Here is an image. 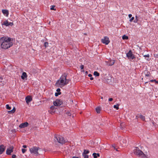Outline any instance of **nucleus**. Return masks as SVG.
<instances>
[{
  "label": "nucleus",
  "mask_w": 158,
  "mask_h": 158,
  "mask_svg": "<svg viewBox=\"0 0 158 158\" xmlns=\"http://www.w3.org/2000/svg\"><path fill=\"white\" fill-rule=\"evenodd\" d=\"M134 19V17H132L129 20V21L131 22H132Z\"/></svg>",
  "instance_id": "37"
},
{
  "label": "nucleus",
  "mask_w": 158,
  "mask_h": 158,
  "mask_svg": "<svg viewBox=\"0 0 158 158\" xmlns=\"http://www.w3.org/2000/svg\"><path fill=\"white\" fill-rule=\"evenodd\" d=\"M102 42L104 44L106 45L108 44L110 42V40L108 37L107 36H105L104 38L102 39L101 40Z\"/></svg>",
  "instance_id": "7"
},
{
  "label": "nucleus",
  "mask_w": 158,
  "mask_h": 158,
  "mask_svg": "<svg viewBox=\"0 0 158 158\" xmlns=\"http://www.w3.org/2000/svg\"><path fill=\"white\" fill-rule=\"evenodd\" d=\"M114 149V150H115L116 151H118V150H117V148H115V149Z\"/></svg>",
  "instance_id": "51"
},
{
  "label": "nucleus",
  "mask_w": 158,
  "mask_h": 158,
  "mask_svg": "<svg viewBox=\"0 0 158 158\" xmlns=\"http://www.w3.org/2000/svg\"><path fill=\"white\" fill-rule=\"evenodd\" d=\"M15 107H14V108H13V109H12V110H10V111H8V112L9 113H13L15 112Z\"/></svg>",
  "instance_id": "18"
},
{
  "label": "nucleus",
  "mask_w": 158,
  "mask_h": 158,
  "mask_svg": "<svg viewBox=\"0 0 158 158\" xmlns=\"http://www.w3.org/2000/svg\"><path fill=\"white\" fill-rule=\"evenodd\" d=\"M147 60H148V61L149 60H148V59H147Z\"/></svg>",
  "instance_id": "53"
},
{
  "label": "nucleus",
  "mask_w": 158,
  "mask_h": 158,
  "mask_svg": "<svg viewBox=\"0 0 158 158\" xmlns=\"http://www.w3.org/2000/svg\"><path fill=\"white\" fill-rule=\"evenodd\" d=\"M134 152L135 154L138 155L140 157L143 158H145L146 157L145 154L138 147H135V148L134 150Z\"/></svg>",
  "instance_id": "3"
},
{
  "label": "nucleus",
  "mask_w": 158,
  "mask_h": 158,
  "mask_svg": "<svg viewBox=\"0 0 158 158\" xmlns=\"http://www.w3.org/2000/svg\"><path fill=\"white\" fill-rule=\"evenodd\" d=\"M113 99L112 98H110L109 99V101H111L113 100Z\"/></svg>",
  "instance_id": "41"
},
{
  "label": "nucleus",
  "mask_w": 158,
  "mask_h": 158,
  "mask_svg": "<svg viewBox=\"0 0 158 158\" xmlns=\"http://www.w3.org/2000/svg\"><path fill=\"white\" fill-rule=\"evenodd\" d=\"M66 114L68 116H71V113L69 112H66Z\"/></svg>",
  "instance_id": "35"
},
{
  "label": "nucleus",
  "mask_w": 158,
  "mask_h": 158,
  "mask_svg": "<svg viewBox=\"0 0 158 158\" xmlns=\"http://www.w3.org/2000/svg\"><path fill=\"white\" fill-rule=\"evenodd\" d=\"M122 39L123 40H127L128 39V37L125 35H124L122 36Z\"/></svg>",
  "instance_id": "21"
},
{
  "label": "nucleus",
  "mask_w": 158,
  "mask_h": 158,
  "mask_svg": "<svg viewBox=\"0 0 158 158\" xmlns=\"http://www.w3.org/2000/svg\"><path fill=\"white\" fill-rule=\"evenodd\" d=\"M2 12L4 15H6V16H7L8 15L9 12L7 10H6L5 9L2 10Z\"/></svg>",
  "instance_id": "14"
},
{
  "label": "nucleus",
  "mask_w": 158,
  "mask_h": 158,
  "mask_svg": "<svg viewBox=\"0 0 158 158\" xmlns=\"http://www.w3.org/2000/svg\"><path fill=\"white\" fill-rule=\"evenodd\" d=\"M32 98L31 96H28L25 98V100L26 103L28 104L29 103L32 101Z\"/></svg>",
  "instance_id": "11"
},
{
  "label": "nucleus",
  "mask_w": 158,
  "mask_h": 158,
  "mask_svg": "<svg viewBox=\"0 0 158 158\" xmlns=\"http://www.w3.org/2000/svg\"><path fill=\"white\" fill-rule=\"evenodd\" d=\"M115 63V61L114 60H110L108 64L109 66H112Z\"/></svg>",
  "instance_id": "16"
},
{
  "label": "nucleus",
  "mask_w": 158,
  "mask_h": 158,
  "mask_svg": "<svg viewBox=\"0 0 158 158\" xmlns=\"http://www.w3.org/2000/svg\"><path fill=\"white\" fill-rule=\"evenodd\" d=\"M54 138L57 141L60 143L63 144L66 143V141L64 139V138L60 135H55Z\"/></svg>",
  "instance_id": "5"
},
{
  "label": "nucleus",
  "mask_w": 158,
  "mask_h": 158,
  "mask_svg": "<svg viewBox=\"0 0 158 158\" xmlns=\"http://www.w3.org/2000/svg\"><path fill=\"white\" fill-rule=\"evenodd\" d=\"M96 111L98 113H99L101 110V108L99 107H97L96 108Z\"/></svg>",
  "instance_id": "19"
},
{
  "label": "nucleus",
  "mask_w": 158,
  "mask_h": 158,
  "mask_svg": "<svg viewBox=\"0 0 158 158\" xmlns=\"http://www.w3.org/2000/svg\"><path fill=\"white\" fill-rule=\"evenodd\" d=\"M44 47L46 48L48 46V42H45L44 44Z\"/></svg>",
  "instance_id": "25"
},
{
  "label": "nucleus",
  "mask_w": 158,
  "mask_h": 158,
  "mask_svg": "<svg viewBox=\"0 0 158 158\" xmlns=\"http://www.w3.org/2000/svg\"><path fill=\"white\" fill-rule=\"evenodd\" d=\"M150 73L149 72H148L146 74H145V76L146 77H149L150 76Z\"/></svg>",
  "instance_id": "34"
},
{
  "label": "nucleus",
  "mask_w": 158,
  "mask_h": 158,
  "mask_svg": "<svg viewBox=\"0 0 158 158\" xmlns=\"http://www.w3.org/2000/svg\"><path fill=\"white\" fill-rule=\"evenodd\" d=\"M21 78L23 79H24L25 78L27 77V73L25 72H23L22 73V75L21 76Z\"/></svg>",
  "instance_id": "15"
},
{
  "label": "nucleus",
  "mask_w": 158,
  "mask_h": 158,
  "mask_svg": "<svg viewBox=\"0 0 158 158\" xmlns=\"http://www.w3.org/2000/svg\"><path fill=\"white\" fill-rule=\"evenodd\" d=\"M154 56L156 58H158V54H155Z\"/></svg>",
  "instance_id": "40"
},
{
  "label": "nucleus",
  "mask_w": 158,
  "mask_h": 158,
  "mask_svg": "<svg viewBox=\"0 0 158 158\" xmlns=\"http://www.w3.org/2000/svg\"><path fill=\"white\" fill-rule=\"evenodd\" d=\"M138 21V17L137 16H135V19L134 21V22L135 23H136Z\"/></svg>",
  "instance_id": "27"
},
{
  "label": "nucleus",
  "mask_w": 158,
  "mask_h": 158,
  "mask_svg": "<svg viewBox=\"0 0 158 158\" xmlns=\"http://www.w3.org/2000/svg\"><path fill=\"white\" fill-rule=\"evenodd\" d=\"M94 75L96 76H99V73L97 71H95L94 72Z\"/></svg>",
  "instance_id": "22"
},
{
  "label": "nucleus",
  "mask_w": 158,
  "mask_h": 158,
  "mask_svg": "<svg viewBox=\"0 0 158 158\" xmlns=\"http://www.w3.org/2000/svg\"><path fill=\"white\" fill-rule=\"evenodd\" d=\"M143 56L144 57H148V58H149L150 56H149V54H148L147 55H143Z\"/></svg>",
  "instance_id": "31"
},
{
  "label": "nucleus",
  "mask_w": 158,
  "mask_h": 158,
  "mask_svg": "<svg viewBox=\"0 0 158 158\" xmlns=\"http://www.w3.org/2000/svg\"><path fill=\"white\" fill-rule=\"evenodd\" d=\"M28 125V123L27 122H25L21 124L19 126V127L20 128H24L27 127Z\"/></svg>",
  "instance_id": "10"
},
{
  "label": "nucleus",
  "mask_w": 158,
  "mask_h": 158,
  "mask_svg": "<svg viewBox=\"0 0 158 158\" xmlns=\"http://www.w3.org/2000/svg\"><path fill=\"white\" fill-rule=\"evenodd\" d=\"M82 155L84 156V158H88L89 157V156L87 155H86V154H84Z\"/></svg>",
  "instance_id": "30"
},
{
  "label": "nucleus",
  "mask_w": 158,
  "mask_h": 158,
  "mask_svg": "<svg viewBox=\"0 0 158 158\" xmlns=\"http://www.w3.org/2000/svg\"><path fill=\"white\" fill-rule=\"evenodd\" d=\"M60 92L56 93L55 94V96H57L59 95H60Z\"/></svg>",
  "instance_id": "32"
},
{
  "label": "nucleus",
  "mask_w": 158,
  "mask_h": 158,
  "mask_svg": "<svg viewBox=\"0 0 158 158\" xmlns=\"http://www.w3.org/2000/svg\"><path fill=\"white\" fill-rule=\"evenodd\" d=\"M63 102L60 99H56L53 102V104L55 106H59L61 105Z\"/></svg>",
  "instance_id": "8"
},
{
  "label": "nucleus",
  "mask_w": 158,
  "mask_h": 158,
  "mask_svg": "<svg viewBox=\"0 0 158 158\" xmlns=\"http://www.w3.org/2000/svg\"><path fill=\"white\" fill-rule=\"evenodd\" d=\"M23 147L24 148H27V146L26 145H24L23 146Z\"/></svg>",
  "instance_id": "45"
},
{
  "label": "nucleus",
  "mask_w": 158,
  "mask_h": 158,
  "mask_svg": "<svg viewBox=\"0 0 158 158\" xmlns=\"http://www.w3.org/2000/svg\"><path fill=\"white\" fill-rule=\"evenodd\" d=\"M6 108L10 110L11 109V108L10 107L8 104H7L6 105Z\"/></svg>",
  "instance_id": "28"
},
{
  "label": "nucleus",
  "mask_w": 158,
  "mask_h": 158,
  "mask_svg": "<svg viewBox=\"0 0 158 158\" xmlns=\"http://www.w3.org/2000/svg\"><path fill=\"white\" fill-rule=\"evenodd\" d=\"M132 16V15L131 14H130L128 15V17L129 18H131Z\"/></svg>",
  "instance_id": "44"
},
{
  "label": "nucleus",
  "mask_w": 158,
  "mask_h": 158,
  "mask_svg": "<svg viewBox=\"0 0 158 158\" xmlns=\"http://www.w3.org/2000/svg\"><path fill=\"white\" fill-rule=\"evenodd\" d=\"M80 67L81 69H84V65H81Z\"/></svg>",
  "instance_id": "39"
},
{
  "label": "nucleus",
  "mask_w": 158,
  "mask_h": 158,
  "mask_svg": "<svg viewBox=\"0 0 158 158\" xmlns=\"http://www.w3.org/2000/svg\"><path fill=\"white\" fill-rule=\"evenodd\" d=\"M16 155H13L12 156V158H15L16 157Z\"/></svg>",
  "instance_id": "42"
},
{
  "label": "nucleus",
  "mask_w": 158,
  "mask_h": 158,
  "mask_svg": "<svg viewBox=\"0 0 158 158\" xmlns=\"http://www.w3.org/2000/svg\"><path fill=\"white\" fill-rule=\"evenodd\" d=\"M40 148L38 147L34 146L30 148V151L31 154L35 155L36 156L39 155L38 152V150Z\"/></svg>",
  "instance_id": "4"
},
{
  "label": "nucleus",
  "mask_w": 158,
  "mask_h": 158,
  "mask_svg": "<svg viewBox=\"0 0 158 158\" xmlns=\"http://www.w3.org/2000/svg\"><path fill=\"white\" fill-rule=\"evenodd\" d=\"M139 117L140 118H141L143 120H144L145 119V117L144 116H143L142 115H140L139 116Z\"/></svg>",
  "instance_id": "24"
},
{
  "label": "nucleus",
  "mask_w": 158,
  "mask_h": 158,
  "mask_svg": "<svg viewBox=\"0 0 158 158\" xmlns=\"http://www.w3.org/2000/svg\"><path fill=\"white\" fill-rule=\"evenodd\" d=\"M72 158H79L78 157H76V156H73Z\"/></svg>",
  "instance_id": "50"
},
{
  "label": "nucleus",
  "mask_w": 158,
  "mask_h": 158,
  "mask_svg": "<svg viewBox=\"0 0 158 158\" xmlns=\"http://www.w3.org/2000/svg\"><path fill=\"white\" fill-rule=\"evenodd\" d=\"M119 106V105L118 104H117L116 105H114L113 106V107L114 108H115L117 110H118L119 109V107H118Z\"/></svg>",
  "instance_id": "23"
},
{
  "label": "nucleus",
  "mask_w": 158,
  "mask_h": 158,
  "mask_svg": "<svg viewBox=\"0 0 158 158\" xmlns=\"http://www.w3.org/2000/svg\"><path fill=\"white\" fill-rule=\"evenodd\" d=\"M60 88H58L56 90V91L57 92H60Z\"/></svg>",
  "instance_id": "43"
},
{
  "label": "nucleus",
  "mask_w": 158,
  "mask_h": 158,
  "mask_svg": "<svg viewBox=\"0 0 158 158\" xmlns=\"http://www.w3.org/2000/svg\"><path fill=\"white\" fill-rule=\"evenodd\" d=\"M155 82V83L156 84H158V81H156L155 79L154 80H150V82Z\"/></svg>",
  "instance_id": "26"
},
{
  "label": "nucleus",
  "mask_w": 158,
  "mask_h": 158,
  "mask_svg": "<svg viewBox=\"0 0 158 158\" xmlns=\"http://www.w3.org/2000/svg\"><path fill=\"white\" fill-rule=\"evenodd\" d=\"M3 25H4L6 26H12L13 25V23L12 22H8L7 20L3 22Z\"/></svg>",
  "instance_id": "12"
},
{
  "label": "nucleus",
  "mask_w": 158,
  "mask_h": 158,
  "mask_svg": "<svg viewBox=\"0 0 158 158\" xmlns=\"http://www.w3.org/2000/svg\"><path fill=\"white\" fill-rule=\"evenodd\" d=\"M123 143L122 145L123 146H125L126 145L127 141L126 139H123L122 141Z\"/></svg>",
  "instance_id": "17"
},
{
  "label": "nucleus",
  "mask_w": 158,
  "mask_h": 158,
  "mask_svg": "<svg viewBox=\"0 0 158 158\" xmlns=\"http://www.w3.org/2000/svg\"><path fill=\"white\" fill-rule=\"evenodd\" d=\"M126 55L129 59L133 60L135 58V57L133 55L131 50L129 51L127 53Z\"/></svg>",
  "instance_id": "6"
},
{
  "label": "nucleus",
  "mask_w": 158,
  "mask_h": 158,
  "mask_svg": "<svg viewBox=\"0 0 158 158\" xmlns=\"http://www.w3.org/2000/svg\"><path fill=\"white\" fill-rule=\"evenodd\" d=\"M88 76L89 77H91L92 76V75L91 74H89L88 75Z\"/></svg>",
  "instance_id": "48"
},
{
  "label": "nucleus",
  "mask_w": 158,
  "mask_h": 158,
  "mask_svg": "<svg viewBox=\"0 0 158 158\" xmlns=\"http://www.w3.org/2000/svg\"><path fill=\"white\" fill-rule=\"evenodd\" d=\"M22 151L23 153H24L26 152V150L24 149H22Z\"/></svg>",
  "instance_id": "36"
},
{
  "label": "nucleus",
  "mask_w": 158,
  "mask_h": 158,
  "mask_svg": "<svg viewBox=\"0 0 158 158\" xmlns=\"http://www.w3.org/2000/svg\"><path fill=\"white\" fill-rule=\"evenodd\" d=\"M13 146H10L9 148H7L6 150V154L7 155H10L11 153L13 151Z\"/></svg>",
  "instance_id": "9"
},
{
  "label": "nucleus",
  "mask_w": 158,
  "mask_h": 158,
  "mask_svg": "<svg viewBox=\"0 0 158 158\" xmlns=\"http://www.w3.org/2000/svg\"><path fill=\"white\" fill-rule=\"evenodd\" d=\"M96 155H97V157L98 156L99 157L100 156V154L99 153H96Z\"/></svg>",
  "instance_id": "46"
},
{
  "label": "nucleus",
  "mask_w": 158,
  "mask_h": 158,
  "mask_svg": "<svg viewBox=\"0 0 158 158\" xmlns=\"http://www.w3.org/2000/svg\"><path fill=\"white\" fill-rule=\"evenodd\" d=\"M112 146L114 148V149L115 148V145H114V144L112 145Z\"/></svg>",
  "instance_id": "47"
},
{
  "label": "nucleus",
  "mask_w": 158,
  "mask_h": 158,
  "mask_svg": "<svg viewBox=\"0 0 158 158\" xmlns=\"http://www.w3.org/2000/svg\"><path fill=\"white\" fill-rule=\"evenodd\" d=\"M89 153V150H84L83 153L82 154V155L84 154H88Z\"/></svg>",
  "instance_id": "20"
},
{
  "label": "nucleus",
  "mask_w": 158,
  "mask_h": 158,
  "mask_svg": "<svg viewBox=\"0 0 158 158\" xmlns=\"http://www.w3.org/2000/svg\"><path fill=\"white\" fill-rule=\"evenodd\" d=\"M54 6H52V7L50 9L52 10H55L56 9L54 8Z\"/></svg>",
  "instance_id": "33"
},
{
  "label": "nucleus",
  "mask_w": 158,
  "mask_h": 158,
  "mask_svg": "<svg viewBox=\"0 0 158 158\" xmlns=\"http://www.w3.org/2000/svg\"><path fill=\"white\" fill-rule=\"evenodd\" d=\"M96 153H94L93 154V156L94 158H97V156L96 155Z\"/></svg>",
  "instance_id": "29"
},
{
  "label": "nucleus",
  "mask_w": 158,
  "mask_h": 158,
  "mask_svg": "<svg viewBox=\"0 0 158 158\" xmlns=\"http://www.w3.org/2000/svg\"><path fill=\"white\" fill-rule=\"evenodd\" d=\"M67 75L65 73L63 74L57 81L56 85L58 87L62 88L69 83V79H67Z\"/></svg>",
  "instance_id": "2"
},
{
  "label": "nucleus",
  "mask_w": 158,
  "mask_h": 158,
  "mask_svg": "<svg viewBox=\"0 0 158 158\" xmlns=\"http://www.w3.org/2000/svg\"><path fill=\"white\" fill-rule=\"evenodd\" d=\"M0 79L1 80L2 79V77H0Z\"/></svg>",
  "instance_id": "52"
},
{
  "label": "nucleus",
  "mask_w": 158,
  "mask_h": 158,
  "mask_svg": "<svg viewBox=\"0 0 158 158\" xmlns=\"http://www.w3.org/2000/svg\"><path fill=\"white\" fill-rule=\"evenodd\" d=\"M0 43L1 44V48L3 49H7L13 45L11 38L6 37L0 38Z\"/></svg>",
  "instance_id": "1"
},
{
  "label": "nucleus",
  "mask_w": 158,
  "mask_h": 158,
  "mask_svg": "<svg viewBox=\"0 0 158 158\" xmlns=\"http://www.w3.org/2000/svg\"><path fill=\"white\" fill-rule=\"evenodd\" d=\"M5 149V148L3 145H2L0 146V154L2 153Z\"/></svg>",
  "instance_id": "13"
},
{
  "label": "nucleus",
  "mask_w": 158,
  "mask_h": 158,
  "mask_svg": "<svg viewBox=\"0 0 158 158\" xmlns=\"http://www.w3.org/2000/svg\"><path fill=\"white\" fill-rule=\"evenodd\" d=\"M50 108L51 110H53L55 108V106H51Z\"/></svg>",
  "instance_id": "38"
},
{
  "label": "nucleus",
  "mask_w": 158,
  "mask_h": 158,
  "mask_svg": "<svg viewBox=\"0 0 158 158\" xmlns=\"http://www.w3.org/2000/svg\"><path fill=\"white\" fill-rule=\"evenodd\" d=\"M94 79L93 78V77H90V79L91 80H93Z\"/></svg>",
  "instance_id": "49"
}]
</instances>
